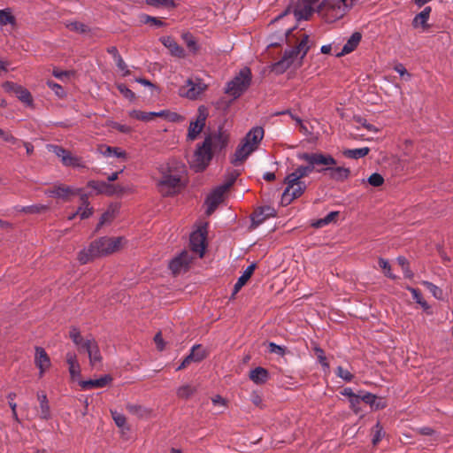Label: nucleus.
Returning <instances> with one entry per match:
<instances>
[{
  "label": "nucleus",
  "instance_id": "35",
  "mask_svg": "<svg viewBox=\"0 0 453 453\" xmlns=\"http://www.w3.org/2000/svg\"><path fill=\"white\" fill-rule=\"evenodd\" d=\"M128 114L131 118L144 122L151 121L155 118L154 111L146 112L139 110H133L130 111Z\"/></svg>",
  "mask_w": 453,
  "mask_h": 453
},
{
  "label": "nucleus",
  "instance_id": "48",
  "mask_svg": "<svg viewBox=\"0 0 453 453\" xmlns=\"http://www.w3.org/2000/svg\"><path fill=\"white\" fill-rule=\"evenodd\" d=\"M114 218V211L113 210H107L100 218V220L97 224L96 229H99L102 227L104 224L111 222Z\"/></svg>",
  "mask_w": 453,
  "mask_h": 453
},
{
  "label": "nucleus",
  "instance_id": "51",
  "mask_svg": "<svg viewBox=\"0 0 453 453\" xmlns=\"http://www.w3.org/2000/svg\"><path fill=\"white\" fill-rule=\"evenodd\" d=\"M140 20L145 24L151 23L152 25H154L156 27L164 26V22L161 19L155 18V17H151L147 14L141 15Z\"/></svg>",
  "mask_w": 453,
  "mask_h": 453
},
{
  "label": "nucleus",
  "instance_id": "61",
  "mask_svg": "<svg viewBox=\"0 0 453 453\" xmlns=\"http://www.w3.org/2000/svg\"><path fill=\"white\" fill-rule=\"evenodd\" d=\"M114 61L119 70L126 72V75L129 73L128 70H127V66L121 56H117L116 58H114Z\"/></svg>",
  "mask_w": 453,
  "mask_h": 453
},
{
  "label": "nucleus",
  "instance_id": "42",
  "mask_svg": "<svg viewBox=\"0 0 453 453\" xmlns=\"http://www.w3.org/2000/svg\"><path fill=\"white\" fill-rule=\"evenodd\" d=\"M196 392V388L190 385H184L177 389V395L182 399L189 398Z\"/></svg>",
  "mask_w": 453,
  "mask_h": 453
},
{
  "label": "nucleus",
  "instance_id": "25",
  "mask_svg": "<svg viewBox=\"0 0 453 453\" xmlns=\"http://www.w3.org/2000/svg\"><path fill=\"white\" fill-rule=\"evenodd\" d=\"M274 215V209L270 206L261 207L255 211L252 216V223L256 226L263 223L267 218Z\"/></svg>",
  "mask_w": 453,
  "mask_h": 453
},
{
  "label": "nucleus",
  "instance_id": "20",
  "mask_svg": "<svg viewBox=\"0 0 453 453\" xmlns=\"http://www.w3.org/2000/svg\"><path fill=\"white\" fill-rule=\"evenodd\" d=\"M226 191L222 189L221 187H218L212 194L207 198L208 208L207 214H211L214 211L216 207L222 202L223 196Z\"/></svg>",
  "mask_w": 453,
  "mask_h": 453
},
{
  "label": "nucleus",
  "instance_id": "16",
  "mask_svg": "<svg viewBox=\"0 0 453 453\" xmlns=\"http://www.w3.org/2000/svg\"><path fill=\"white\" fill-rule=\"evenodd\" d=\"M325 168L317 169L318 173H328L329 177L337 181H343L350 175V170L345 167H333V165H325Z\"/></svg>",
  "mask_w": 453,
  "mask_h": 453
},
{
  "label": "nucleus",
  "instance_id": "19",
  "mask_svg": "<svg viewBox=\"0 0 453 453\" xmlns=\"http://www.w3.org/2000/svg\"><path fill=\"white\" fill-rule=\"evenodd\" d=\"M361 39H362V35L359 32L353 33L352 35L349 37V39L347 41V42L342 47V50L335 54L336 57H342V56L347 55V54L352 52L353 50H355L356 48L358 46Z\"/></svg>",
  "mask_w": 453,
  "mask_h": 453
},
{
  "label": "nucleus",
  "instance_id": "26",
  "mask_svg": "<svg viewBox=\"0 0 453 453\" xmlns=\"http://www.w3.org/2000/svg\"><path fill=\"white\" fill-rule=\"evenodd\" d=\"M205 125V116L201 114L196 121H192L189 124L188 138L191 141L195 140L197 135L202 132Z\"/></svg>",
  "mask_w": 453,
  "mask_h": 453
},
{
  "label": "nucleus",
  "instance_id": "11",
  "mask_svg": "<svg viewBox=\"0 0 453 453\" xmlns=\"http://www.w3.org/2000/svg\"><path fill=\"white\" fill-rule=\"evenodd\" d=\"M206 88L207 86L200 81L196 82L192 79H188L185 85L180 88L179 94L180 96H184L188 99H196L198 96L206 89Z\"/></svg>",
  "mask_w": 453,
  "mask_h": 453
},
{
  "label": "nucleus",
  "instance_id": "22",
  "mask_svg": "<svg viewBox=\"0 0 453 453\" xmlns=\"http://www.w3.org/2000/svg\"><path fill=\"white\" fill-rule=\"evenodd\" d=\"M98 151L105 157H117L121 158L123 161L127 160V153L118 147L100 145Z\"/></svg>",
  "mask_w": 453,
  "mask_h": 453
},
{
  "label": "nucleus",
  "instance_id": "38",
  "mask_svg": "<svg viewBox=\"0 0 453 453\" xmlns=\"http://www.w3.org/2000/svg\"><path fill=\"white\" fill-rule=\"evenodd\" d=\"M338 215H339L338 211H331L325 218L319 219L316 220L315 222H313L311 226L316 228L323 227V226L335 221Z\"/></svg>",
  "mask_w": 453,
  "mask_h": 453
},
{
  "label": "nucleus",
  "instance_id": "60",
  "mask_svg": "<svg viewBox=\"0 0 453 453\" xmlns=\"http://www.w3.org/2000/svg\"><path fill=\"white\" fill-rule=\"evenodd\" d=\"M52 74L56 78H58L61 81H64L65 79L68 78L71 75V72L54 69Z\"/></svg>",
  "mask_w": 453,
  "mask_h": 453
},
{
  "label": "nucleus",
  "instance_id": "34",
  "mask_svg": "<svg viewBox=\"0 0 453 453\" xmlns=\"http://www.w3.org/2000/svg\"><path fill=\"white\" fill-rule=\"evenodd\" d=\"M88 185L89 187L98 190L100 193H105L108 195H112L115 193V187L104 181H90Z\"/></svg>",
  "mask_w": 453,
  "mask_h": 453
},
{
  "label": "nucleus",
  "instance_id": "23",
  "mask_svg": "<svg viewBox=\"0 0 453 453\" xmlns=\"http://www.w3.org/2000/svg\"><path fill=\"white\" fill-rule=\"evenodd\" d=\"M111 381V377L105 375L100 379L82 380L80 385L82 389L88 390L91 388H101L107 386Z\"/></svg>",
  "mask_w": 453,
  "mask_h": 453
},
{
  "label": "nucleus",
  "instance_id": "6",
  "mask_svg": "<svg viewBox=\"0 0 453 453\" xmlns=\"http://www.w3.org/2000/svg\"><path fill=\"white\" fill-rule=\"evenodd\" d=\"M181 175L177 170L169 168L158 181V189L163 196H173L180 189Z\"/></svg>",
  "mask_w": 453,
  "mask_h": 453
},
{
  "label": "nucleus",
  "instance_id": "45",
  "mask_svg": "<svg viewBox=\"0 0 453 453\" xmlns=\"http://www.w3.org/2000/svg\"><path fill=\"white\" fill-rule=\"evenodd\" d=\"M15 18L12 13L6 10H0V26H5L7 24H13Z\"/></svg>",
  "mask_w": 453,
  "mask_h": 453
},
{
  "label": "nucleus",
  "instance_id": "30",
  "mask_svg": "<svg viewBox=\"0 0 453 453\" xmlns=\"http://www.w3.org/2000/svg\"><path fill=\"white\" fill-rule=\"evenodd\" d=\"M81 205L79 207V209L76 211V213H74V214H73L72 216L69 217V219H74V217L77 214H80V216H81V218L82 219H88V218H89L92 215L93 209L91 207H89L87 196L86 195H82L81 196Z\"/></svg>",
  "mask_w": 453,
  "mask_h": 453
},
{
  "label": "nucleus",
  "instance_id": "3",
  "mask_svg": "<svg viewBox=\"0 0 453 453\" xmlns=\"http://www.w3.org/2000/svg\"><path fill=\"white\" fill-rule=\"evenodd\" d=\"M298 158L305 161L307 165L298 166L293 173L285 177L284 182H293L302 180L313 171L317 172L316 166L319 165H335V159L330 156L322 153H302L298 155Z\"/></svg>",
  "mask_w": 453,
  "mask_h": 453
},
{
  "label": "nucleus",
  "instance_id": "57",
  "mask_svg": "<svg viewBox=\"0 0 453 453\" xmlns=\"http://www.w3.org/2000/svg\"><path fill=\"white\" fill-rule=\"evenodd\" d=\"M118 88L119 90V92L127 98L130 99V100H133L134 97H135V95L134 93L129 89L128 88H127L125 85L123 84H120L118 86Z\"/></svg>",
  "mask_w": 453,
  "mask_h": 453
},
{
  "label": "nucleus",
  "instance_id": "40",
  "mask_svg": "<svg viewBox=\"0 0 453 453\" xmlns=\"http://www.w3.org/2000/svg\"><path fill=\"white\" fill-rule=\"evenodd\" d=\"M65 27L73 32H77L80 34H84L88 31V27L84 25L83 23H81L79 21H69L67 20L65 23Z\"/></svg>",
  "mask_w": 453,
  "mask_h": 453
},
{
  "label": "nucleus",
  "instance_id": "28",
  "mask_svg": "<svg viewBox=\"0 0 453 453\" xmlns=\"http://www.w3.org/2000/svg\"><path fill=\"white\" fill-rule=\"evenodd\" d=\"M256 269V264H251L249 265L243 273L238 278L236 283L234 286V293L233 295L237 294L241 288L247 283V281L250 279Z\"/></svg>",
  "mask_w": 453,
  "mask_h": 453
},
{
  "label": "nucleus",
  "instance_id": "39",
  "mask_svg": "<svg viewBox=\"0 0 453 453\" xmlns=\"http://www.w3.org/2000/svg\"><path fill=\"white\" fill-rule=\"evenodd\" d=\"M17 97L23 103L30 104L32 103V96L29 91L21 86H18L15 89Z\"/></svg>",
  "mask_w": 453,
  "mask_h": 453
},
{
  "label": "nucleus",
  "instance_id": "33",
  "mask_svg": "<svg viewBox=\"0 0 453 453\" xmlns=\"http://www.w3.org/2000/svg\"><path fill=\"white\" fill-rule=\"evenodd\" d=\"M127 411L138 418H147L150 414V410L138 404L127 403L126 406Z\"/></svg>",
  "mask_w": 453,
  "mask_h": 453
},
{
  "label": "nucleus",
  "instance_id": "5",
  "mask_svg": "<svg viewBox=\"0 0 453 453\" xmlns=\"http://www.w3.org/2000/svg\"><path fill=\"white\" fill-rule=\"evenodd\" d=\"M251 79L252 74L250 69L248 67L242 68L226 84L224 88L225 94L231 96L233 100L239 98L250 88Z\"/></svg>",
  "mask_w": 453,
  "mask_h": 453
},
{
  "label": "nucleus",
  "instance_id": "53",
  "mask_svg": "<svg viewBox=\"0 0 453 453\" xmlns=\"http://www.w3.org/2000/svg\"><path fill=\"white\" fill-rule=\"evenodd\" d=\"M358 395L362 402L371 405L372 407L373 406L376 400V395L365 391H359Z\"/></svg>",
  "mask_w": 453,
  "mask_h": 453
},
{
  "label": "nucleus",
  "instance_id": "32",
  "mask_svg": "<svg viewBox=\"0 0 453 453\" xmlns=\"http://www.w3.org/2000/svg\"><path fill=\"white\" fill-rule=\"evenodd\" d=\"M370 151L368 147L359 149H346L342 151V155L347 158L358 159L365 157Z\"/></svg>",
  "mask_w": 453,
  "mask_h": 453
},
{
  "label": "nucleus",
  "instance_id": "13",
  "mask_svg": "<svg viewBox=\"0 0 453 453\" xmlns=\"http://www.w3.org/2000/svg\"><path fill=\"white\" fill-rule=\"evenodd\" d=\"M256 150L257 149L254 148L250 143H248V142L242 140L236 148L235 152L231 158V163L234 166L241 165L248 158V157Z\"/></svg>",
  "mask_w": 453,
  "mask_h": 453
},
{
  "label": "nucleus",
  "instance_id": "37",
  "mask_svg": "<svg viewBox=\"0 0 453 453\" xmlns=\"http://www.w3.org/2000/svg\"><path fill=\"white\" fill-rule=\"evenodd\" d=\"M241 174V172L239 170H230L226 174V179L224 183L220 186L222 189H225L227 191L233 184L235 182L238 176Z\"/></svg>",
  "mask_w": 453,
  "mask_h": 453
},
{
  "label": "nucleus",
  "instance_id": "31",
  "mask_svg": "<svg viewBox=\"0 0 453 453\" xmlns=\"http://www.w3.org/2000/svg\"><path fill=\"white\" fill-rule=\"evenodd\" d=\"M38 401L40 402V418L42 419H49L50 418V405L45 394L37 395Z\"/></svg>",
  "mask_w": 453,
  "mask_h": 453
},
{
  "label": "nucleus",
  "instance_id": "50",
  "mask_svg": "<svg viewBox=\"0 0 453 453\" xmlns=\"http://www.w3.org/2000/svg\"><path fill=\"white\" fill-rule=\"evenodd\" d=\"M378 263L379 266L384 271V273L387 277L390 279H395V276L391 273V266L388 260L380 257Z\"/></svg>",
  "mask_w": 453,
  "mask_h": 453
},
{
  "label": "nucleus",
  "instance_id": "15",
  "mask_svg": "<svg viewBox=\"0 0 453 453\" xmlns=\"http://www.w3.org/2000/svg\"><path fill=\"white\" fill-rule=\"evenodd\" d=\"M83 351L87 352L91 365L95 366L101 364L102 356L97 342L95 339H87L86 342L82 345Z\"/></svg>",
  "mask_w": 453,
  "mask_h": 453
},
{
  "label": "nucleus",
  "instance_id": "18",
  "mask_svg": "<svg viewBox=\"0 0 453 453\" xmlns=\"http://www.w3.org/2000/svg\"><path fill=\"white\" fill-rule=\"evenodd\" d=\"M35 361L36 366L40 369V375L42 376L44 371L50 365V357L42 348L36 347Z\"/></svg>",
  "mask_w": 453,
  "mask_h": 453
},
{
  "label": "nucleus",
  "instance_id": "4",
  "mask_svg": "<svg viewBox=\"0 0 453 453\" xmlns=\"http://www.w3.org/2000/svg\"><path fill=\"white\" fill-rule=\"evenodd\" d=\"M122 241L121 237H101L92 242L88 249L81 250L78 259L84 265L96 257L110 255L120 249Z\"/></svg>",
  "mask_w": 453,
  "mask_h": 453
},
{
  "label": "nucleus",
  "instance_id": "55",
  "mask_svg": "<svg viewBox=\"0 0 453 453\" xmlns=\"http://www.w3.org/2000/svg\"><path fill=\"white\" fill-rule=\"evenodd\" d=\"M47 85L58 96L63 97L65 96V91L61 85L54 82L53 81H48Z\"/></svg>",
  "mask_w": 453,
  "mask_h": 453
},
{
  "label": "nucleus",
  "instance_id": "17",
  "mask_svg": "<svg viewBox=\"0 0 453 453\" xmlns=\"http://www.w3.org/2000/svg\"><path fill=\"white\" fill-rule=\"evenodd\" d=\"M160 42L163 45L167 48L172 56L182 58L185 57L184 49L180 46L176 41L171 36H163L160 38Z\"/></svg>",
  "mask_w": 453,
  "mask_h": 453
},
{
  "label": "nucleus",
  "instance_id": "7",
  "mask_svg": "<svg viewBox=\"0 0 453 453\" xmlns=\"http://www.w3.org/2000/svg\"><path fill=\"white\" fill-rule=\"evenodd\" d=\"M353 4V0H325L322 9L328 19H339Z\"/></svg>",
  "mask_w": 453,
  "mask_h": 453
},
{
  "label": "nucleus",
  "instance_id": "29",
  "mask_svg": "<svg viewBox=\"0 0 453 453\" xmlns=\"http://www.w3.org/2000/svg\"><path fill=\"white\" fill-rule=\"evenodd\" d=\"M250 379L256 384H264L269 379V372L263 367H256L250 372Z\"/></svg>",
  "mask_w": 453,
  "mask_h": 453
},
{
  "label": "nucleus",
  "instance_id": "9",
  "mask_svg": "<svg viewBox=\"0 0 453 453\" xmlns=\"http://www.w3.org/2000/svg\"><path fill=\"white\" fill-rule=\"evenodd\" d=\"M319 0H298L293 8L296 20L308 19L314 12Z\"/></svg>",
  "mask_w": 453,
  "mask_h": 453
},
{
  "label": "nucleus",
  "instance_id": "21",
  "mask_svg": "<svg viewBox=\"0 0 453 453\" xmlns=\"http://www.w3.org/2000/svg\"><path fill=\"white\" fill-rule=\"evenodd\" d=\"M45 194L50 197L66 199L69 196L75 195L76 191L68 186L59 185L46 190Z\"/></svg>",
  "mask_w": 453,
  "mask_h": 453
},
{
  "label": "nucleus",
  "instance_id": "64",
  "mask_svg": "<svg viewBox=\"0 0 453 453\" xmlns=\"http://www.w3.org/2000/svg\"><path fill=\"white\" fill-rule=\"evenodd\" d=\"M195 362L193 359L191 354L189 353L181 362V364L179 365L177 370H182L187 368L191 363Z\"/></svg>",
  "mask_w": 453,
  "mask_h": 453
},
{
  "label": "nucleus",
  "instance_id": "59",
  "mask_svg": "<svg viewBox=\"0 0 453 453\" xmlns=\"http://www.w3.org/2000/svg\"><path fill=\"white\" fill-rule=\"evenodd\" d=\"M361 398H359V395L358 393L349 400V403H350V408L356 412L357 413L359 411H360V407H359V404L361 403Z\"/></svg>",
  "mask_w": 453,
  "mask_h": 453
},
{
  "label": "nucleus",
  "instance_id": "41",
  "mask_svg": "<svg viewBox=\"0 0 453 453\" xmlns=\"http://www.w3.org/2000/svg\"><path fill=\"white\" fill-rule=\"evenodd\" d=\"M182 39L190 51L196 53L198 50L197 42L190 33L183 34Z\"/></svg>",
  "mask_w": 453,
  "mask_h": 453
},
{
  "label": "nucleus",
  "instance_id": "14",
  "mask_svg": "<svg viewBox=\"0 0 453 453\" xmlns=\"http://www.w3.org/2000/svg\"><path fill=\"white\" fill-rule=\"evenodd\" d=\"M193 257L188 251H182L179 256L174 257L169 264V268L173 274L186 271L188 268Z\"/></svg>",
  "mask_w": 453,
  "mask_h": 453
},
{
  "label": "nucleus",
  "instance_id": "27",
  "mask_svg": "<svg viewBox=\"0 0 453 453\" xmlns=\"http://www.w3.org/2000/svg\"><path fill=\"white\" fill-rule=\"evenodd\" d=\"M431 11L432 9L430 6L425 7L421 12L415 16V18L412 20V26L414 27H421L424 31L426 30L429 27L427 20L429 19Z\"/></svg>",
  "mask_w": 453,
  "mask_h": 453
},
{
  "label": "nucleus",
  "instance_id": "44",
  "mask_svg": "<svg viewBox=\"0 0 453 453\" xmlns=\"http://www.w3.org/2000/svg\"><path fill=\"white\" fill-rule=\"evenodd\" d=\"M373 437H372V444L377 445L382 439L384 433L383 427L380 422H377L376 425L372 428Z\"/></svg>",
  "mask_w": 453,
  "mask_h": 453
},
{
  "label": "nucleus",
  "instance_id": "12",
  "mask_svg": "<svg viewBox=\"0 0 453 453\" xmlns=\"http://www.w3.org/2000/svg\"><path fill=\"white\" fill-rule=\"evenodd\" d=\"M191 250L202 257L205 252L206 230L199 228L190 234Z\"/></svg>",
  "mask_w": 453,
  "mask_h": 453
},
{
  "label": "nucleus",
  "instance_id": "24",
  "mask_svg": "<svg viewBox=\"0 0 453 453\" xmlns=\"http://www.w3.org/2000/svg\"><path fill=\"white\" fill-rule=\"evenodd\" d=\"M264 137V129L260 127H253L249 131L246 136L243 138L245 142H248L254 148L257 149L258 144Z\"/></svg>",
  "mask_w": 453,
  "mask_h": 453
},
{
  "label": "nucleus",
  "instance_id": "63",
  "mask_svg": "<svg viewBox=\"0 0 453 453\" xmlns=\"http://www.w3.org/2000/svg\"><path fill=\"white\" fill-rule=\"evenodd\" d=\"M112 127L123 134H128L132 131L129 126L122 125L119 123H114Z\"/></svg>",
  "mask_w": 453,
  "mask_h": 453
},
{
  "label": "nucleus",
  "instance_id": "8",
  "mask_svg": "<svg viewBox=\"0 0 453 453\" xmlns=\"http://www.w3.org/2000/svg\"><path fill=\"white\" fill-rule=\"evenodd\" d=\"M47 150L50 152L54 153L58 157H59L62 164L65 166H72V167H77V168L85 167L84 164L82 163V161L80 157L74 156L69 150H66L65 149L62 148L61 146L55 145V144H48Z\"/></svg>",
  "mask_w": 453,
  "mask_h": 453
},
{
  "label": "nucleus",
  "instance_id": "62",
  "mask_svg": "<svg viewBox=\"0 0 453 453\" xmlns=\"http://www.w3.org/2000/svg\"><path fill=\"white\" fill-rule=\"evenodd\" d=\"M424 286L426 287L427 289L430 290V292H432V294L437 297V294L438 293H441V290L439 289V288L437 286H435L434 284L429 282V281H423L422 283Z\"/></svg>",
  "mask_w": 453,
  "mask_h": 453
},
{
  "label": "nucleus",
  "instance_id": "10",
  "mask_svg": "<svg viewBox=\"0 0 453 453\" xmlns=\"http://www.w3.org/2000/svg\"><path fill=\"white\" fill-rule=\"evenodd\" d=\"M287 187L282 194L281 203L289 204L293 200L300 197L305 191L307 185L303 180L284 182Z\"/></svg>",
  "mask_w": 453,
  "mask_h": 453
},
{
  "label": "nucleus",
  "instance_id": "43",
  "mask_svg": "<svg viewBox=\"0 0 453 453\" xmlns=\"http://www.w3.org/2000/svg\"><path fill=\"white\" fill-rule=\"evenodd\" d=\"M190 354L195 362H200L206 357L205 350L200 345L193 346Z\"/></svg>",
  "mask_w": 453,
  "mask_h": 453
},
{
  "label": "nucleus",
  "instance_id": "56",
  "mask_svg": "<svg viewBox=\"0 0 453 453\" xmlns=\"http://www.w3.org/2000/svg\"><path fill=\"white\" fill-rule=\"evenodd\" d=\"M268 351L270 353H274L279 356H284L285 354V348L280 345H277L274 342H269L268 344Z\"/></svg>",
  "mask_w": 453,
  "mask_h": 453
},
{
  "label": "nucleus",
  "instance_id": "46",
  "mask_svg": "<svg viewBox=\"0 0 453 453\" xmlns=\"http://www.w3.org/2000/svg\"><path fill=\"white\" fill-rule=\"evenodd\" d=\"M111 414L117 426L119 428H126L127 419L123 414L117 411H111Z\"/></svg>",
  "mask_w": 453,
  "mask_h": 453
},
{
  "label": "nucleus",
  "instance_id": "47",
  "mask_svg": "<svg viewBox=\"0 0 453 453\" xmlns=\"http://www.w3.org/2000/svg\"><path fill=\"white\" fill-rule=\"evenodd\" d=\"M314 352H315V355H316V357L318 358V361L322 365V367L324 369H328L329 368V364L326 361V357L325 356L324 350L321 348H319V347H315L314 348Z\"/></svg>",
  "mask_w": 453,
  "mask_h": 453
},
{
  "label": "nucleus",
  "instance_id": "54",
  "mask_svg": "<svg viewBox=\"0 0 453 453\" xmlns=\"http://www.w3.org/2000/svg\"><path fill=\"white\" fill-rule=\"evenodd\" d=\"M367 181L373 187H380L383 184L384 179L380 173H374L368 178Z\"/></svg>",
  "mask_w": 453,
  "mask_h": 453
},
{
  "label": "nucleus",
  "instance_id": "58",
  "mask_svg": "<svg viewBox=\"0 0 453 453\" xmlns=\"http://www.w3.org/2000/svg\"><path fill=\"white\" fill-rule=\"evenodd\" d=\"M69 372L73 380H76L81 376V367L79 364L69 365Z\"/></svg>",
  "mask_w": 453,
  "mask_h": 453
},
{
  "label": "nucleus",
  "instance_id": "1",
  "mask_svg": "<svg viewBox=\"0 0 453 453\" xmlns=\"http://www.w3.org/2000/svg\"><path fill=\"white\" fill-rule=\"evenodd\" d=\"M285 35L290 49L286 50L282 58L273 65V70L278 73H282L292 65L295 68L301 66L303 58L313 45L310 35L303 29L287 28Z\"/></svg>",
  "mask_w": 453,
  "mask_h": 453
},
{
  "label": "nucleus",
  "instance_id": "52",
  "mask_svg": "<svg viewBox=\"0 0 453 453\" xmlns=\"http://www.w3.org/2000/svg\"><path fill=\"white\" fill-rule=\"evenodd\" d=\"M146 4L155 7H173L174 6L173 0H145Z\"/></svg>",
  "mask_w": 453,
  "mask_h": 453
},
{
  "label": "nucleus",
  "instance_id": "36",
  "mask_svg": "<svg viewBox=\"0 0 453 453\" xmlns=\"http://www.w3.org/2000/svg\"><path fill=\"white\" fill-rule=\"evenodd\" d=\"M48 209V206L42 204H35L29 206H16L15 210L19 212L27 214H36L44 211Z\"/></svg>",
  "mask_w": 453,
  "mask_h": 453
},
{
  "label": "nucleus",
  "instance_id": "2",
  "mask_svg": "<svg viewBox=\"0 0 453 453\" xmlns=\"http://www.w3.org/2000/svg\"><path fill=\"white\" fill-rule=\"evenodd\" d=\"M226 143V139L221 134L208 135L203 143L197 146L190 158V167L196 172L203 171L211 160L213 153L221 150Z\"/></svg>",
  "mask_w": 453,
  "mask_h": 453
},
{
  "label": "nucleus",
  "instance_id": "49",
  "mask_svg": "<svg viewBox=\"0 0 453 453\" xmlns=\"http://www.w3.org/2000/svg\"><path fill=\"white\" fill-rule=\"evenodd\" d=\"M335 373L339 378L342 379L347 382L351 381L354 378L353 374L350 372H349L347 369H344L342 366L337 367Z\"/></svg>",
  "mask_w": 453,
  "mask_h": 453
}]
</instances>
